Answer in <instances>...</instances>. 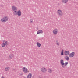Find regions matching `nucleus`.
Segmentation results:
<instances>
[{
  "instance_id": "1",
  "label": "nucleus",
  "mask_w": 78,
  "mask_h": 78,
  "mask_svg": "<svg viewBox=\"0 0 78 78\" xmlns=\"http://www.w3.org/2000/svg\"><path fill=\"white\" fill-rule=\"evenodd\" d=\"M13 14L15 16H20L22 15V11L20 10L15 11L13 12Z\"/></svg>"
},
{
  "instance_id": "2",
  "label": "nucleus",
  "mask_w": 78,
  "mask_h": 78,
  "mask_svg": "<svg viewBox=\"0 0 78 78\" xmlns=\"http://www.w3.org/2000/svg\"><path fill=\"white\" fill-rule=\"evenodd\" d=\"M9 19L8 17L7 16H5L3 18L1 19V21L3 22H7L8 20Z\"/></svg>"
},
{
  "instance_id": "3",
  "label": "nucleus",
  "mask_w": 78,
  "mask_h": 78,
  "mask_svg": "<svg viewBox=\"0 0 78 78\" xmlns=\"http://www.w3.org/2000/svg\"><path fill=\"white\" fill-rule=\"evenodd\" d=\"M57 14L59 16H62V15H63L62 11L61 9H58L57 10Z\"/></svg>"
},
{
  "instance_id": "4",
  "label": "nucleus",
  "mask_w": 78,
  "mask_h": 78,
  "mask_svg": "<svg viewBox=\"0 0 78 78\" xmlns=\"http://www.w3.org/2000/svg\"><path fill=\"white\" fill-rule=\"evenodd\" d=\"M3 42L1 44V45L2 47H5V45H6L8 44V41L3 40Z\"/></svg>"
},
{
  "instance_id": "5",
  "label": "nucleus",
  "mask_w": 78,
  "mask_h": 78,
  "mask_svg": "<svg viewBox=\"0 0 78 78\" xmlns=\"http://www.w3.org/2000/svg\"><path fill=\"white\" fill-rule=\"evenodd\" d=\"M41 71L43 73H45L47 71V69L44 67H43L41 69Z\"/></svg>"
},
{
  "instance_id": "6",
  "label": "nucleus",
  "mask_w": 78,
  "mask_h": 78,
  "mask_svg": "<svg viewBox=\"0 0 78 78\" xmlns=\"http://www.w3.org/2000/svg\"><path fill=\"white\" fill-rule=\"evenodd\" d=\"M22 70L24 73H28L29 72V71H28V69L26 67H24L23 68Z\"/></svg>"
},
{
  "instance_id": "7",
  "label": "nucleus",
  "mask_w": 78,
  "mask_h": 78,
  "mask_svg": "<svg viewBox=\"0 0 78 78\" xmlns=\"http://www.w3.org/2000/svg\"><path fill=\"white\" fill-rule=\"evenodd\" d=\"M58 30L57 28L54 29L53 31V34H55V35H56V34H58Z\"/></svg>"
},
{
  "instance_id": "8",
  "label": "nucleus",
  "mask_w": 78,
  "mask_h": 78,
  "mask_svg": "<svg viewBox=\"0 0 78 78\" xmlns=\"http://www.w3.org/2000/svg\"><path fill=\"white\" fill-rule=\"evenodd\" d=\"M60 63L62 67L64 68V67H65V65H64V60L62 59H61L60 61Z\"/></svg>"
},
{
  "instance_id": "9",
  "label": "nucleus",
  "mask_w": 78,
  "mask_h": 78,
  "mask_svg": "<svg viewBox=\"0 0 78 78\" xmlns=\"http://www.w3.org/2000/svg\"><path fill=\"white\" fill-rule=\"evenodd\" d=\"M12 11H16V10H17V8L16 7L14 6H12Z\"/></svg>"
},
{
  "instance_id": "10",
  "label": "nucleus",
  "mask_w": 78,
  "mask_h": 78,
  "mask_svg": "<svg viewBox=\"0 0 78 78\" xmlns=\"http://www.w3.org/2000/svg\"><path fill=\"white\" fill-rule=\"evenodd\" d=\"M74 56H75V53L73 52H72L69 55V57L70 58H72Z\"/></svg>"
},
{
  "instance_id": "11",
  "label": "nucleus",
  "mask_w": 78,
  "mask_h": 78,
  "mask_svg": "<svg viewBox=\"0 0 78 78\" xmlns=\"http://www.w3.org/2000/svg\"><path fill=\"white\" fill-rule=\"evenodd\" d=\"M10 70V68L8 66L6 67L4 69L5 71L8 72Z\"/></svg>"
},
{
  "instance_id": "12",
  "label": "nucleus",
  "mask_w": 78,
  "mask_h": 78,
  "mask_svg": "<svg viewBox=\"0 0 78 78\" xmlns=\"http://www.w3.org/2000/svg\"><path fill=\"white\" fill-rule=\"evenodd\" d=\"M14 56V54H12L10 55H9V58L10 59H12V58H13Z\"/></svg>"
},
{
  "instance_id": "13",
  "label": "nucleus",
  "mask_w": 78,
  "mask_h": 78,
  "mask_svg": "<svg viewBox=\"0 0 78 78\" xmlns=\"http://www.w3.org/2000/svg\"><path fill=\"white\" fill-rule=\"evenodd\" d=\"M64 54L65 55L68 56L69 55V54H70V52L68 51H65L64 52Z\"/></svg>"
},
{
  "instance_id": "14",
  "label": "nucleus",
  "mask_w": 78,
  "mask_h": 78,
  "mask_svg": "<svg viewBox=\"0 0 78 78\" xmlns=\"http://www.w3.org/2000/svg\"><path fill=\"white\" fill-rule=\"evenodd\" d=\"M32 77V74L30 73L27 76V78H31Z\"/></svg>"
},
{
  "instance_id": "15",
  "label": "nucleus",
  "mask_w": 78,
  "mask_h": 78,
  "mask_svg": "<svg viewBox=\"0 0 78 78\" xmlns=\"http://www.w3.org/2000/svg\"><path fill=\"white\" fill-rule=\"evenodd\" d=\"M36 45L38 47H41V44L40 43L37 42L36 43Z\"/></svg>"
},
{
  "instance_id": "16",
  "label": "nucleus",
  "mask_w": 78,
  "mask_h": 78,
  "mask_svg": "<svg viewBox=\"0 0 78 78\" xmlns=\"http://www.w3.org/2000/svg\"><path fill=\"white\" fill-rule=\"evenodd\" d=\"M62 2L63 3L66 4L68 2V0H62Z\"/></svg>"
},
{
  "instance_id": "17",
  "label": "nucleus",
  "mask_w": 78,
  "mask_h": 78,
  "mask_svg": "<svg viewBox=\"0 0 78 78\" xmlns=\"http://www.w3.org/2000/svg\"><path fill=\"white\" fill-rule=\"evenodd\" d=\"M41 33H43V31L41 30H39L37 31V34H40Z\"/></svg>"
},
{
  "instance_id": "18",
  "label": "nucleus",
  "mask_w": 78,
  "mask_h": 78,
  "mask_svg": "<svg viewBox=\"0 0 78 78\" xmlns=\"http://www.w3.org/2000/svg\"><path fill=\"white\" fill-rule=\"evenodd\" d=\"M65 58L67 61H69V57L68 56H66L65 57Z\"/></svg>"
},
{
  "instance_id": "19",
  "label": "nucleus",
  "mask_w": 78,
  "mask_h": 78,
  "mask_svg": "<svg viewBox=\"0 0 78 78\" xmlns=\"http://www.w3.org/2000/svg\"><path fill=\"white\" fill-rule=\"evenodd\" d=\"M56 44L58 46H59V45H60L59 43V41H58V40L56 41Z\"/></svg>"
},
{
  "instance_id": "20",
  "label": "nucleus",
  "mask_w": 78,
  "mask_h": 78,
  "mask_svg": "<svg viewBox=\"0 0 78 78\" xmlns=\"http://www.w3.org/2000/svg\"><path fill=\"white\" fill-rule=\"evenodd\" d=\"M48 71L49 73H51L52 72V70L50 69H49L48 70Z\"/></svg>"
},
{
  "instance_id": "21",
  "label": "nucleus",
  "mask_w": 78,
  "mask_h": 78,
  "mask_svg": "<svg viewBox=\"0 0 78 78\" xmlns=\"http://www.w3.org/2000/svg\"><path fill=\"white\" fill-rule=\"evenodd\" d=\"M64 55V50H62V51L61 52V55Z\"/></svg>"
},
{
  "instance_id": "22",
  "label": "nucleus",
  "mask_w": 78,
  "mask_h": 78,
  "mask_svg": "<svg viewBox=\"0 0 78 78\" xmlns=\"http://www.w3.org/2000/svg\"><path fill=\"white\" fill-rule=\"evenodd\" d=\"M30 23H33V19H31L30 20Z\"/></svg>"
},
{
  "instance_id": "23",
  "label": "nucleus",
  "mask_w": 78,
  "mask_h": 78,
  "mask_svg": "<svg viewBox=\"0 0 78 78\" xmlns=\"http://www.w3.org/2000/svg\"><path fill=\"white\" fill-rule=\"evenodd\" d=\"M69 64V62H65V63H64V66H65H65H67V64Z\"/></svg>"
},
{
  "instance_id": "24",
  "label": "nucleus",
  "mask_w": 78,
  "mask_h": 78,
  "mask_svg": "<svg viewBox=\"0 0 78 78\" xmlns=\"http://www.w3.org/2000/svg\"><path fill=\"white\" fill-rule=\"evenodd\" d=\"M1 78H5V77L4 76H2Z\"/></svg>"
}]
</instances>
